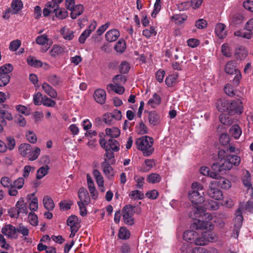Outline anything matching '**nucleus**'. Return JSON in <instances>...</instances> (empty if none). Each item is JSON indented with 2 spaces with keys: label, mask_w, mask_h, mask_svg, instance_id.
<instances>
[{
  "label": "nucleus",
  "mask_w": 253,
  "mask_h": 253,
  "mask_svg": "<svg viewBox=\"0 0 253 253\" xmlns=\"http://www.w3.org/2000/svg\"><path fill=\"white\" fill-rule=\"evenodd\" d=\"M205 207L203 208L199 205L189 213V216L195 219L193 224V227L197 229L212 230L213 225L210 221L212 219L211 215L208 213H205L206 210L215 211L219 209V204L214 201H211L205 204Z\"/></svg>",
  "instance_id": "nucleus-1"
},
{
  "label": "nucleus",
  "mask_w": 253,
  "mask_h": 253,
  "mask_svg": "<svg viewBox=\"0 0 253 253\" xmlns=\"http://www.w3.org/2000/svg\"><path fill=\"white\" fill-rule=\"evenodd\" d=\"M20 154L27 158L29 161H33L38 159L41 153V149L38 147H33L28 143H22L19 146Z\"/></svg>",
  "instance_id": "nucleus-2"
},
{
  "label": "nucleus",
  "mask_w": 253,
  "mask_h": 253,
  "mask_svg": "<svg viewBox=\"0 0 253 253\" xmlns=\"http://www.w3.org/2000/svg\"><path fill=\"white\" fill-rule=\"evenodd\" d=\"M135 144L138 149L140 150L144 156H149L153 151V140L152 137L148 136H142L136 140Z\"/></svg>",
  "instance_id": "nucleus-3"
},
{
  "label": "nucleus",
  "mask_w": 253,
  "mask_h": 253,
  "mask_svg": "<svg viewBox=\"0 0 253 253\" xmlns=\"http://www.w3.org/2000/svg\"><path fill=\"white\" fill-rule=\"evenodd\" d=\"M192 191L189 192V198L191 202L196 205V207L198 206L197 205L201 204L204 202V198L199 191H202L203 186L199 182H194L192 184Z\"/></svg>",
  "instance_id": "nucleus-4"
},
{
  "label": "nucleus",
  "mask_w": 253,
  "mask_h": 253,
  "mask_svg": "<svg viewBox=\"0 0 253 253\" xmlns=\"http://www.w3.org/2000/svg\"><path fill=\"white\" fill-rule=\"evenodd\" d=\"M135 206L128 205L125 206L122 210L123 220L125 223L128 225L134 224L133 216L135 212Z\"/></svg>",
  "instance_id": "nucleus-5"
},
{
  "label": "nucleus",
  "mask_w": 253,
  "mask_h": 253,
  "mask_svg": "<svg viewBox=\"0 0 253 253\" xmlns=\"http://www.w3.org/2000/svg\"><path fill=\"white\" fill-rule=\"evenodd\" d=\"M243 217L242 215L241 208H239L235 212V223L234 226L233 233L231 236L237 239L239 236L240 228L242 225Z\"/></svg>",
  "instance_id": "nucleus-6"
},
{
  "label": "nucleus",
  "mask_w": 253,
  "mask_h": 253,
  "mask_svg": "<svg viewBox=\"0 0 253 253\" xmlns=\"http://www.w3.org/2000/svg\"><path fill=\"white\" fill-rule=\"evenodd\" d=\"M99 143L102 147L104 149L108 148L109 150H113L114 152L119 150V143L114 139L109 138L108 140L105 139H101Z\"/></svg>",
  "instance_id": "nucleus-7"
},
{
  "label": "nucleus",
  "mask_w": 253,
  "mask_h": 253,
  "mask_svg": "<svg viewBox=\"0 0 253 253\" xmlns=\"http://www.w3.org/2000/svg\"><path fill=\"white\" fill-rule=\"evenodd\" d=\"M215 184V182L211 181L209 185V189L208 191V195L211 198L216 200H220L223 199L222 192L219 190Z\"/></svg>",
  "instance_id": "nucleus-8"
},
{
  "label": "nucleus",
  "mask_w": 253,
  "mask_h": 253,
  "mask_svg": "<svg viewBox=\"0 0 253 253\" xmlns=\"http://www.w3.org/2000/svg\"><path fill=\"white\" fill-rule=\"evenodd\" d=\"M36 43L43 46L41 49L42 52H45L52 44V42L48 39L46 35L43 34L37 37L36 40Z\"/></svg>",
  "instance_id": "nucleus-9"
},
{
  "label": "nucleus",
  "mask_w": 253,
  "mask_h": 253,
  "mask_svg": "<svg viewBox=\"0 0 253 253\" xmlns=\"http://www.w3.org/2000/svg\"><path fill=\"white\" fill-rule=\"evenodd\" d=\"M232 167L233 165L226 157V159L221 160L220 162L214 163L211 168L213 170L221 172L223 170H230Z\"/></svg>",
  "instance_id": "nucleus-10"
},
{
  "label": "nucleus",
  "mask_w": 253,
  "mask_h": 253,
  "mask_svg": "<svg viewBox=\"0 0 253 253\" xmlns=\"http://www.w3.org/2000/svg\"><path fill=\"white\" fill-rule=\"evenodd\" d=\"M243 109L242 103L240 100L230 101L228 113L231 115L235 114H241Z\"/></svg>",
  "instance_id": "nucleus-11"
},
{
  "label": "nucleus",
  "mask_w": 253,
  "mask_h": 253,
  "mask_svg": "<svg viewBox=\"0 0 253 253\" xmlns=\"http://www.w3.org/2000/svg\"><path fill=\"white\" fill-rule=\"evenodd\" d=\"M0 118L2 119L1 124H5V120L11 121L13 116L9 111V106L6 104L0 105Z\"/></svg>",
  "instance_id": "nucleus-12"
},
{
  "label": "nucleus",
  "mask_w": 253,
  "mask_h": 253,
  "mask_svg": "<svg viewBox=\"0 0 253 253\" xmlns=\"http://www.w3.org/2000/svg\"><path fill=\"white\" fill-rule=\"evenodd\" d=\"M97 23L96 22H92L89 26L88 28L86 29L80 36L79 41L81 43H84L86 39L90 35L91 32L94 31L96 27Z\"/></svg>",
  "instance_id": "nucleus-13"
},
{
  "label": "nucleus",
  "mask_w": 253,
  "mask_h": 253,
  "mask_svg": "<svg viewBox=\"0 0 253 253\" xmlns=\"http://www.w3.org/2000/svg\"><path fill=\"white\" fill-rule=\"evenodd\" d=\"M93 97L96 102L102 105L105 102L106 98V92L103 89H97L94 91Z\"/></svg>",
  "instance_id": "nucleus-14"
},
{
  "label": "nucleus",
  "mask_w": 253,
  "mask_h": 253,
  "mask_svg": "<svg viewBox=\"0 0 253 253\" xmlns=\"http://www.w3.org/2000/svg\"><path fill=\"white\" fill-rule=\"evenodd\" d=\"M79 198L80 201L78 202L88 205L90 201V197L87 190L82 187L80 188L78 192Z\"/></svg>",
  "instance_id": "nucleus-15"
},
{
  "label": "nucleus",
  "mask_w": 253,
  "mask_h": 253,
  "mask_svg": "<svg viewBox=\"0 0 253 253\" xmlns=\"http://www.w3.org/2000/svg\"><path fill=\"white\" fill-rule=\"evenodd\" d=\"M230 101L224 98H221L216 102V108L221 112H228Z\"/></svg>",
  "instance_id": "nucleus-16"
},
{
  "label": "nucleus",
  "mask_w": 253,
  "mask_h": 253,
  "mask_svg": "<svg viewBox=\"0 0 253 253\" xmlns=\"http://www.w3.org/2000/svg\"><path fill=\"white\" fill-rule=\"evenodd\" d=\"M212 182H215V184L217 186L225 189H228L231 186V182L223 177L220 176L218 179L212 181Z\"/></svg>",
  "instance_id": "nucleus-17"
},
{
  "label": "nucleus",
  "mask_w": 253,
  "mask_h": 253,
  "mask_svg": "<svg viewBox=\"0 0 253 253\" xmlns=\"http://www.w3.org/2000/svg\"><path fill=\"white\" fill-rule=\"evenodd\" d=\"M3 234L9 238L14 237L16 234V228L10 224L4 226L1 230Z\"/></svg>",
  "instance_id": "nucleus-18"
},
{
  "label": "nucleus",
  "mask_w": 253,
  "mask_h": 253,
  "mask_svg": "<svg viewBox=\"0 0 253 253\" xmlns=\"http://www.w3.org/2000/svg\"><path fill=\"white\" fill-rule=\"evenodd\" d=\"M42 88L44 91L50 97L55 98L57 96L56 91L47 83H43L42 84Z\"/></svg>",
  "instance_id": "nucleus-19"
},
{
  "label": "nucleus",
  "mask_w": 253,
  "mask_h": 253,
  "mask_svg": "<svg viewBox=\"0 0 253 253\" xmlns=\"http://www.w3.org/2000/svg\"><path fill=\"white\" fill-rule=\"evenodd\" d=\"M120 36L118 30L113 29L108 31L105 35L106 40L109 42H113L116 41Z\"/></svg>",
  "instance_id": "nucleus-20"
},
{
  "label": "nucleus",
  "mask_w": 253,
  "mask_h": 253,
  "mask_svg": "<svg viewBox=\"0 0 253 253\" xmlns=\"http://www.w3.org/2000/svg\"><path fill=\"white\" fill-rule=\"evenodd\" d=\"M43 205L47 211H52L55 207L52 198L48 195L44 196L42 200Z\"/></svg>",
  "instance_id": "nucleus-21"
},
{
  "label": "nucleus",
  "mask_w": 253,
  "mask_h": 253,
  "mask_svg": "<svg viewBox=\"0 0 253 253\" xmlns=\"http://www.w3.org/2000/svg\"><path fill=\"white\" fill-rule=\"evenodd\" d=\"M148 120L150 125L152 126L158 125L160 123V118L158 113L155 111L149 113Z\"/></svg>",
  "instance_id": "nucleus-22"
},
{
  "label": "nucleus",
  "mask_w": 253,
  "mask_h": 253,
  "mask_svg": "<svg viewBox=\"0 0 253 253\" xmlns=\"http://www.w3.org/2000/svg\"><path fill=\"white\" fill-rule=\"evenodd\" d=\"M197 236V233L196 232L189 230L184 232L183 238L186 241L193 243Z\"/></svg>",
  "instance_id": "nucleus-23"
},
{
  "label": "nucleus",
  "mask_w": 253,
  "mask_h": 253,
  "mask_svg": "<svg viewBox=\"0 0 253 253\" xmlns=\"http://www.w3.org/2000/svg\"><path fill=\"white\" fill-rule=\"evenodd\" d=\"M71 17L72 19H76L78 16L81 15L84 11V6L82 4H78L71 10Z\"/></svg>",
  "instance_id": "nucleus-24"
},
{
  "label": "nucleus",
  "mask_w": 253,
  "mask_h": 253,
  "mask_svg": "<svg viewBox=\"0 0 253 253\" xmlns=\"http://www.w3.org/2000/svg\"><path fill=\"white\" fill-rule=\"evenodd\" d=\"M247 54L246 49L243 46H240L236 48L234 56L236 58L242 60L247 56Z\"/></svg>",
  "instance_id": "nucleus-25"
},
{
  "label": "nucleus",
  "mask_w": 253,
  "mask_h": 253,
  "mask_svg": "<svg viewBox=\"0 0 253 253\" xmlns=\"http://www.w3.org/2000/svg\"><path fill=\"white\" fill-rule=\"evenodd\" d=\"M202 235L203 238H204L207 243L209 242L216 241L218 239L216 234L210 231H205L202 233Z\"/></svg>",
  "instance_id": "nucleus-26"
},
{
  "label": "nucleus",
  "mask_w": 253,
  "mask_h": 253,
  "mask_svg": "<svg viewBox=\"0 0 253 253\" xmlns=\"http://www.w3.org/2000/svg\"><path fill=\"white\" fill-rule=\"evenodd\" d=\"M215 32L220 39L224 38L226 35L225 26L221 23L217 24L215 29Z\"/></svg>",
  "instance_id": "nucleus-27"
},
{
  "label": "nucleus",
  "mask_w": 253,
  "mask_h": 253,
  "mask_svg": "<svg viewBox=\"0 0 253 253\" xmlns=\"http://www.w3.org/2000/svg\"><path fill=\"white\" fill-rule=\"evenodd\" d=\"M101 167L103 168V171L105 175L110 178L113 176L114 171L112 167L106 161L101 164Z\"/></svg>",
  "instance_id": "nucleus-28"
},
{
  "label": "nucleus",
  "mask_w": 253,
  "mask_h": 253,
  "mask_svg": "<svg viewBox=\"0 0 253 253\" xmlns=\"http://www.w3.org/2000/svg\"><path fill=\"white\" fill-rule=\"evenodd\" d=\"M230 135L235 139H238L242 134V130L237 125H233L229 129Z\"/></svg>",
  "instance_id": "nucleus-29"
},
{
  "label": "nucleus",
  "mask_w": 253,
  "mask_h": 253,
  "mask_svg": "<svg viewBox=\"0 0 253 253\" xmlns=\"http://www.w3.org/2000/svg\"><path fill=\"white\" fill-rule=\"evenodd\" d=\"M16 207L17 208V210L20 213H28V209L26 204L24 202V199L21 198L16 204Z\"/></svg>",
  "instance_id": "nucleus-30"
},
{
  "label": "nucleus",
  "mask_w": 253,
  "mask_h": 253,
  "mask_svg": "<svg viewBox=\"0 0 253 253\" xmlns=\"http://www.w3.org/2000/svg\"><path fill=\"white\" fill-rule=\"evenodd\" d=\"M67 225L70 227V229L74 228H79L78 218L76 215H71L69 216L67 220Z\"/></svg>",
  "instance_id": "nucleus-31"
},
{
  "label": "nucleus",
  "mask_w": 253,
  "mask_h": 253,
  "mask_svg": "<svg viewBox=\"0 0 253 253\" xmlns=\"http://www.w3.org/2000/svg\"><path fill=\"white\" fill-rule=\"evenodd\" d=\"M105 132L106 135L111 138L118 137L120 135V130L117 127L107 128Z\"/></svg>",
  "instance_id": "nucleus-32"
},
{
  "label": "nucleus",
  "mask_w": 253,
  "mask_h": 253,
  "mask_svg": "<svg viewBox=\"0 0 253 253\" xmlns=\"http://www.w3.org/2000/svg\"><path fill=\"white\" fill-rule=\"evenodd\" d=\"M11 6L12 8V14H14L21 10L23 7V3L21 0H13L11 2Z\"/></svg>",
  "instance_id": "nucleus-33"
},
{
  "label": "nucleus",
  "mask_w": 253,
  "mask_h": 253,
  "mask_svg": "<svg viewBox=\"0 0 253 253\" xmlns=\"http://www.w3.org/2000/svg\"><path fill=\"white\" fill-rule=\"evenodd\" d=\"M49 169V168L47 165L42 167L39 169L37 172V178L40 179L46 175L48 173Z\"/></svg>",
  "instance_id": "nucleus-34"
},
{
  "label": "nucleus",
  "mask_w": 253,
  "mask_h": 253,
  "mask_svg": "<svg viewBox=\"0 0 253 253\" xmlns=\"http://www.w3.org/2000/svg\"><path fill=\"white\" fill-rule=\"evenodd\" d=\"M93 174L95 178L96 183L98 187H103L104 185V179L102 175L99 170L95 169L93 170Z\"/></svg>",
  "instance_id": "nucleus-35"
},
{
  "label": "nucleus",
  "mask_w": 253,
  "mask_h": 253,
  "mask_svg": "<svg viewBox=\"0 0 253 253\" xmlns=\"http://www.w3.org/2000/svg\"><path fill=\"white\" fill-rule=\"evenodd\" d=\"M61 33L65 39L69 41L72 40L74 37V32L65 28V27L61 29Z\"/></svg>",
  "instance_id": "nucleus-36"
},
{
  "label": "nucleus",
  "mask_w": 253,
  "mask_h": 253,
  "mask_svg": "<svg viewBox=\"0 0 253 253\" xmlns=\"http://www.w3.org/2000/svg\"><path fill=\"white\" fill-rule=\"evenodd\" d=\"M126 48V42L124 40H119L115 46V49L117 52L122 53Z\"/></svg>",
  "instance_id": "nucleus-37"
},
{
  "label": "nucleus",
  "mask_w": 253,
  "mask_h": 253,
  "mask_svg": "<svg viewBox=\"0 0 253 253\" xmlns=\"http://www.w3.org/2000/svg\"><path fill=\"white\" fill-rule=\"evenodd\" d=\"M161 180V176L157 173H153L149 175L147 178V181L150 183H156L159 182Z\"/></svg>",
  "instance_id": "nucleus-38"
},
{
  "label": "nucleus",
  "mask_w": 253,
  "mask_h": 253,
  "mask_svg": "<svg viewBox=\"0 0 253 253\" xmlns=\"http://www.w3.org/2000/svg\"><path fill=\"white\" fill-rule=\"evenodd\" d=\"M219 121L223 125L230 126L233 123L232 119L229 115L222 114L219 116Z\"/></svg>",
  "instance_id": "nucleus-39"
},
{
  "label": "nucleus",
  "mask_w": 253,
  "mask_h": 253,
  "mask_svg": "<svg viewBox=\"0 0 253 253\" xmlns=\"http://www.w3.org/2000/svg\"><path fill=\"white\" fill-rule=\"evenodd\" d=\"M161 103V98L157 93H155L152 98H150L148 102V104L154 108L156 105Z\"/></svg>",
  "instance_id": "nucleus-40"
},
{
  "label": "nucleus",
  "mask_w": 253,
  "mask_h": 253,
  "mask_svg": "<svg viewBox=\"0 0 253 253\" xmlns=\"http://www.w3.org/2000/svg\"><path fill=\"white\" fill-rule=\"evenodd\" d=\"M103 121L107 125H111L115 123L116 122L112 117L111 113H107L103 116Z\"/></svg>",
  "instance_id": "nucleus-41"
},
{
  "label": "nucleus",
  "mask_w": 253,
  "mask_h": 253,
  "mask_svg": "<svg viewBox=\"0 0 253 253\" xmlns=\"http://www.w3.org/2000/svg\"><path fill=\"white\" fill-rule=\"evenodd\" d=\"M129 196L132 199H142L144 198V194L139 190H133L129 194Z\"/></svg>",
  "instance_id": "nucleus-42"
},
{
  "label": "nucleus",
  "mask_w": 253,
  "mask_h": 253,
  "mask_svg": "<svg viewBox=\"0 0 253 253\" xmlns=\"http://www.w3.org/2000/svg\"><path fill=\"white\" fill-rule=\"evenodd\" d=\"M13 69L12 64H4L0 67V74L9 75L8 74L10 73Z\"/></svg>",
  "instance_id": "nucleus-43"
},
{
  "label": "nucleus",
  "mask_w": 253,
  "mask_h": 253,
  "mask_svg": "<svg viewBox=\"0 0 253 253\" xmlns=\"http://www.w3.org/2000/svg\"><path fill=\"white\" fill-rule=\"evenodd\" d=\"M47 80L53 86H57L61 82L60 78L55 75H49L47 78Z\"/></svg>",
  "instance_id": "nucleus-44"
},
{
  "label": "nucleus",
  "mask_w": 253,
  "mask_h": 253,
  "mask_svg": "<svg viewBox=\"0 0 253 253\" xmlns=\"http://www.w3.org/2000/svg\"><path fill=\"white\" fill-rule=\"evenodd\" d=\"M129 231L126 227H121L118 234L119 237L121 239H127L129 237Z\"/></svg>",
  "instance_id": "nucleus-45"
},
{
  "label": "nucleus",
  "mask_w": 253,
  "mask_h": 253,
  "mask_svg": "<svg viewBox=\"0 0 253 253\" xmlns=\"http://www.w3.org/2000/svg\"><path fill=\"white\" fill-rule=\"evenodd\" d=\"M226 158L232 165L238 166L240 163L241 159L239 156L233 155H228L227 156Z\"/></svg>",
  "instance_id": "nucleus-46"
},
{
  "label": "nucleus",
  "mask_w": 253,
  "mask_h": 253,
  "mask_svg": "<svg viewBox=\"0 0 253 253\" xmlns=\"http://www.w3.org/2000/svg\"><path fill=\"white\" fill-rule=\"evenodd\" d=\"M63 52V49L57 45H54L50 51L51 56L54 57L61 54Z\"/></svg>",
  "instance_id": "nucleus-47"
},
{
  "label": "nucleus",
  "mask_w": 253,
  "mask_h": 253,
  "mask_svg": "<svg viewBox=\"0 0 253 253\" xmlns=\"http://www.w3.org/2000/svg\"><path fill=\"white\" fill-rule=\"evenodd\" d=\"M42 103L44 106L49 107H54L56 104V102L54 100L47 97L46 96H43Z\"/></svg>",
  "instance_id": "nucleus-48"
},
{
  "label": "nucleus",
  "mask_w": 253,
  "mask_h": 253,
  "mask_svg": "<svg viewBox=\"0 0 253 253\" xmlns=\"http://www.w3.org/2000/svg\"><path fill=\"white\" fill-rule=\"evenodd\" d=\"M178 77L177 74H173L172 75H169L166 79L165 82L166 84L168 86H172L173 83L175 82L176 80Z\"/></svg>",
  "instance_id": "nucleus-49"
},
{
  "label": "nucleus",
  "mask_w": 253,
  "mask_h": 253,
  "mask_svg": "<svg viewBox=\"0 0 253 253\" xmlns=\"http://www.w3.org/2000/svg\"><path fill=\"white\" fill-rule=\"evenodd\" d=\"M51 8H53V11H55L57 9L52 6V2H47L43 10V15L44 17L48 16L51 13Z\"/></svg>",
  "instance_id": "nucleus-50"
},
{
  "label": "nucleus",
  "mask_w": 253,
  "mask_h": 253,
  "mask_svg": "<svg viewBox=\"0 0 253 253\" xmlns=\"http://www.w3.org/2000/svg\"><path fill=\"white\" fill-rule=\"evenodd\" d=\"M225 71L228 74L233 75L240 71L233 64H226Z\"/></svg>",
  "instance_id": "nucleus-51"
},
{
  "label": "nucleus",
  "mask_w": 253,
  "mask_h": 253,
  "mask_svg": "<svg viewBox=\"0 0 253 253\" xmlns=\"http://www.w3.org/2000/svg\"><path fill=\"white\" fill-rule=\"evenodd\" d=\"M55 11V16L57 18H58L59 19H65L68 16L67 11L65 10L64 9L59 8V7H58V8H57Z\"/></svg>",
  "instance_id": "nucleus-52"
},
{
  "label": "nucleus",
  "mask_w": 253,
  "mask_h": 253,
  "mask_svg": "<svg viewBox=\"0 0 253 253\" xmlns=\"http://www.w3.org/2000/svg\"><path fill=\"white\" fill-rule=\"evenodd\" d=\"M224 91L225 93L229 96H233L235 94L233 86L229 84L225 85L224 87Z\"/></svg>",
  "instance_id": "nucleus-53"
},
{
  "label": "nucleus",
  "mask_w": 253,
  "mask_h": 253,
  "mask_svg": "<svg viewBox=\"0 0 253 253\" xmlns=\"http://www.w3.org/2000/svg\"><path fill=\"white\" fill-rule=\"evenodd\" d=\"M1 184L5 188H9L12 186V180L8 177L4 176L0 179Z\"/></svg>",
  "instance_id": "nucleus-54"
},
{
  "label": "nucleus",
  "mask_w": 253,
  "mask_h": 253,
  "mask_svg": "<svg viewBox=\"0 0 253 253\" xmlns=\"http://www.w3.org/2000/svg\"><path fill=\"white\" fill-rule=\"evenodd\" d=\"M191 2L190 1L182 2L177 4V7L180 11L188 9L191 7Z\"/></svg>",
  "instance_id": "nucleus-55"
},
{
  "label": "nucleus",
  "mask_w": 253,
  "mask_h": 253,
  "mask_svg": "<svg viewBox=\"0 0 253 253\" xmlns=\"http://www.w3.org/2000/svg\"><path fill=\"white\" fill-rule=\"evenodd\" d=\"M9 75L0 74V86H5L10 81Z\"/></svg>",
  "instance_id": "nucleus-56"
},
{
  "label": "nucleus",
  "mask_w": 253,
  "mask_h": 253,
  "mask_svg": "<svg viewBox=\"0 0 253 253\" xmlns=\"http://www.w3.org/2000/svg\"><path fill=\"white\" fill-rule=\"evenodd\" d=\"M21 44V42L19 40L13 41L10 43L9 48L10 50L15 51L20 47Z\"/></svg>",
  "instance_id": "nucleus-57"
},
{
  "label": "nucleus",
  "mask_w": 253,
  "mask_h": 253,
  "mask_svg": "<svg viewBox=\"0 0 253 253\" xmlns=\"http://www.w3.org/2000/svg\"><path fill=\"white\" fill-rule=\"evenodd\" d=\"M157 33L153 27H151L150 29H145L143 31L142 34L147 38H150L152 36H155Z\"/></svg>",
  "instance_id": "nucleus-58"
},
{
  "label": "nucleus",
  "mask_w": 253,
  "mask_h": 253,
  "mask_svg": "<svg viewBox=\"0 0 253 253\" xmlns=\"http://www.w3.org/2000/svg\"><path fill=\"white\" fill-rule=\"evenodd\" d=\"M244 17L241 14H236L233 16L232 22L234 24H239L241 23L244 20Z\"/></svg>",
  "instance_id": "nucleus-59"
},
{
  "label": "nucleus",
  "mask_w": 253,
  "mask_h": 253,
  "mask_svg": "<svg viewBox=\"0 0 253 253\" xmlns=\"http://www.w3.org/2000/svg\"><path fill=\"white\" fill-rule=\"evenodd\" d=\"M27 140L31 143H35L37 141L36 134L31 131H29L26 134Z\"/></svg>",
  "instance_id": "nucleus-60"
},
{
  "label": "nucleus",
  "mask_w": 253,
  "mask_h": 253,
  "mask_svg": "<svg viewBox=\"0 0 253 253\" xmlns=\"http://www.w3.org/2000/svg\"><path fill=\"white\" fill-rule=\"evenodd\" d=\"M42 98L43 96H42V94L40 92H38L35 94L33 96V101L35 105L39 106L42 104Z\"/></svg>",
  "instance_id": "nucleus-61"
},
{
  "label": "nucleus",
  "mask_w": 253,
  "mask_h": 253,
  "mask_svg": "<svg viewBox=\"0 0 253 253\" xmlns=\"http://www.w3.org/2000/svg\"><path fill=\"white\" fill-rule=\"evenodd\" d=\"M221 52L226 57H230L231 52L228 44L224 43L221 46Z\"/></svg>",
  "instance_id": "nucleus-62"
},
{
  "label": "nucleus",
  "mask_w": 253,
  "mask_h": 253,
  "mask_svg": "<svg viewBox=\"0 0 253 253\" xmlns=\"http://www.w3.org/2000/svg\"><path fill=\"white\" fill-rule=\"evenodd\" d=\"M207 24V21L203 19H198L195 22V26L199 29H202L206 28Z\"/></svg>",
  "instance_id": "nucleus-63"
},
{
  "label": "nucleus",
  "mask_w": 253,
  "mask_h": 253,
  "mask_svg": "<svg viewBox=\"0 0 253 253\" xmlns=\"http://www.w3.org/2000/svg\"><path fill=\"white\" fill-rule=\"evenodd\" d=\"M24 184V179L23 177H19L13 182V186L19 189L22 188Z\"/></svg>",
  "instance_id": "nucleus-64"
}]
</instances>
